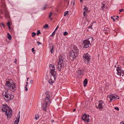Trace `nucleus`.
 Instances as JSON below:
<instances>
[{"instance_id":"nucleus-18","label":"nucleus","mask_w":124,"mask_h":124,"mask_svg":"<svg viewBox=\"0 0 124 124\" xmlns=\"http://www.w3.org/2000/svg\"><path fill=\"white\" fill-rule=\"evenodd\" d=\"M8 35V38L9 40H11V36L8 33H7Z\"/></svg>"},{"instance_id":"nucleus-60","label":"nucleus","mask_w":124,"mask_h":124,"mask_svg":"<svg viewBox=\"0 0 124 124\" xmlns=\"http://www.w3.org/2000/svg\"><path fill=\"white\" fill-rule=\"evenodd\" d=\"M115 19L116 20H117L118 19L117 18H116Z\"/></svg>"},{"instance_id":"nucleus-23","label":"nucleus","mask_w":124,"mask_h":124,"mask_svg":"<svg viewBox=\"0 0 124 124\" xmlns=\"http://www.w3.org/2000/svg\"><path fill=\"white\" fill-rule=\"evenodd\" d=\"M68 34V33L66 31H65L63 33V35L65 36L67 35Z\"/></svg>"},{"instance_id":"nucleus-5","label":"nucleus","mask_w":124,"mask_h":124,"mask_svg":"<svg viewBox=\"0 0 124 124\" xmlns=\"http://www.w3.org/2000/svg\"><path fill=\"white\" fill-rule=\"evenodd\" d=\"M64 61L63 60L62 56H60L59 58V61L58 62L57 68L58 70L60 71L61 68L64 65Z\"/></svg>"},{"instance_id":"nucleus-45","label":"nucleus","mask_w":124,"mask_h":124,"mask_svg":"<svg viewBox=\"0 0 124 124\" xmlns=\"http://www.w3.org/2000/svg\"><path fill=\"white\" fill-rule=\"evenodd\" d=\"M58 26H57V27L56 28V29H55V30H56L57 29V28H58Z\"/></svg>"},{"instance_id":"nucleus-22","label":"nucleus","mask_w":124,"mask_h":124,"mask_svg":"<svg viewBox=\"0 0 124 124\" xmlns=\"http://www.w3.org/2000/svg\"><path fill=\"white\" fill-rule=\"evenodd\" d=\"M84 9H85V10H86V11H87V12H88V8H87L86 6H85L84 7Z\"/></svg>"},{"instance_id":"nucleus-37","label":"nucleus","mask_w":124,"mask_h":124,"mask_svg":"<svg viewBox=\"0 0 124 124\" xmlns=\"http://www.w3.org/2000/svg\"><path fill=\"white\" fill-rule=\"evenodd\" d=\"M116 97H115V99L116 98V99H119V96H117V95H116Z\"/></svg>"},{"instance_id":"nucleus-34","label":"nucleus","mask_w":124,"mask_h":124,"mask_svg":"<svg viewBox=\"0 0 124 124\" xmlns=\"http://www.w3.org/2000/svg\"><path fill=\"white\" fill-rule=\"evenodd\" d=\"M33 80H31L30 81V83L31 84H33Z\"/></svg>"},{"instance_id":"nucleus-44","label":"nucleus","mask_w":124,"mask_h":124,"mask_svg":"<svg viewBox=\"0 0 124 124\" xmlns=\"http://www.w3.org/2000/svg\"><path fill=\"white\" fill-rule=\"evenodd\" d=\"M54 122V120H52L51 121V122L52 123H53Z\"/></svg>"},{"instance_id":"nucleus-42","label":"nucleus","mask_w":124,"mask_h":124,"mask_svg":"<svg viewBox=\"0 0 124 124\" xmlns=\"http://www.w3.org/2000/svg\"><path fill=\"white\" fill-rule=\"evenodd\" d=\"M120 124H124V122H121Z\"/></svg>"},{"instance_id":"nucleus-48","label":"nucleus","mask_w":124,"mask_h":124,"mask_svg":"<svg viewBox=\"0 0 124 124\" xmlns=\"http://www.w3.org/2000/svg\"><path fill=\"white\" fill-rule=\"evenodd\" d=\"M63 0L65 2H67L68 1V0Z\"/></svg>"},{"instance_id":"nucleus-10","label":"nucleus","mask_w":124,"mask_h":124,"mask_svg":"<svg viewBox=\"0 0 124 124\" xmlns=\"http://www.w3.org/2000/svg\"><path fill=\"white\" fill-rule=\"evenodd\" d=\"M83 116L82 117V119L84 121H86L87 122H89V118H88L87 119H86L87 117H89V116L88 115V116L86 114H84L83 115Z\"/></svg>"},{"instance_id":"nucleus-26","label":"nucleus","mask_w":124,"mask_h":124,"mask_svg":"<svg viewBox=\"0 0 124 124\" xmlns=\"http://www.w3.org/2000/svg\"><path fill=\"white\" fill-rule=\"evenodd\" d=\"M52 48H51V50L50 52L52 53H53V49L54 47H53V45L52 46Z\"/></svg>"},{"instance_id":"nucleus-6","label":"nucleus","mask_w":124,"mask_h":124,"mask_svg":"<svg viewBox=\"0 0 124 124\" xmlns=\"http://www.w3.org/2000/svg\"><path fill=\"white\" fill-rule=\"evenodd\" d=\"M49 67L50 68V73L53 76V77H55V71H54L55 68L54 65H53L51 64L50 65Z\"/></svg>"},{"instance_id":"nucleus-31","label":"nucleus","mask_w":124,"mask_h":124,"mask_svg":"<svg viewBox=\"0 0 124 124\" xmlns=\"http://www.w3.org/2000/svg\"><path fill=\"white\" fill-rule=\"evenodd\" d=\"M115 109L116 110H119V108L117 107H115Z\"/></svg>"},{"instance_id":"nucleus-20","label":"nucleus","mask_w":124,"mask_h":124,"mask_svg":"<svg viewBox=\"0 0 124 124\" xmlns=\"http://www.w3.org/2000/svg\"><path fill=\"white\" fill-rule=\"evenodd\" d=\"M39 118V114L35 115V119L37 120Z\"/></svg>"},{"instance_id":"nucleus-63","label":"nucleus","mask_w":124,"mask_h":124,"mask_svg":"<svg viewBox=\"0 0 124 124\" xmlns=\"http://www.w3.org/2000/svg\"><path fill=\"white\" fill-rule=\"evenodd\" d=\"M112 57V55H111L110 57Z\"/></svg>"},{"instance_id":"nucleus-11","label":"nucleus","mask_w":124,"mask_h":124,"mask_svg":"<svg viewBox=\"0 0 124 124\" xmlns=\"http://www.w3.org/2000/svg\"><path fill=\"white\" fill-rule=\"evenodd\" d=\"M55 78V77L54 76L51 77V79L48 81L49 83L50 84H52L54 82Z\"/></svg>"},{"instance_id":"nucleus-41","label":"nucleus","mask_w":124,"mask_h":124,"mask_svg":"<svg viewBox=\"0 0 124 124\" xmlns=\"http://www.w3.org/2000/svg\"><path fill=\"white\" fill-rule=\"evenodd\" d=\"M54 35H55V34H52L51 35V36H52V37H53V36Z\"/></svg>"},{"instance_id":"nucleus-8","label":"nucleus","mask_w":124,"mask_h":124,"mask_svg":"<svg viewBox=\"0 0 124 124\" xmlns=\"http://www.w3.org/2000/svg\"><path fill=\"white\" fill-rule=\"evenodd\" d=\"M84 59L85 62H87L88 63L89 61L90 58L89 57V55L87 53L84 55Z\"/></svg>"},{"instance_id":"nucleus-54","label":"nucleus","mask_w":124,"mask_h":124,"mask_svg":"<svg viewBox=\"0 0 124 124\" xmlns=\"http://www.w3.org/2000/svg\"><path fill=\"white\" fill-rule=\"evenodd\" d=\"M8 26V28L9 29H10L11 28L10 27V26Z\"/></svg>"},{"instance_id":"nucleus-57","label":"nucleus","mask_w":124,"mask_h":124,"mask_svg":"<svg viewBox=\"0 0 124 124\" xmlns=\"http://www.w3.org/2000/svg\"><path fill=\"white\" fill-rule=\"evenodd\" d=\"M52 34H55V33H54V32Z\"/></svg>"},{"instance_id":"nucleus-2","label":"nucleus","mask_w":124,"mask_h":124,"mask_svg":"<svg viewBox=\"0 0 124 124\" xmlns=\"http://www.w3.org/2000/svg\"><path fill=\"white\" fill-rule=\"evenodd\" d=\"M2 110L5 112L8 118L9 119L12 115V110L11 108L7 105H5L3 106Z\"/></svg>"},{"instance_id":"nucleus-38","label":"nucleus","mask_w":124,"mask_h":124,"mask_svg":"<svg viewBox=\"0 0 124 124\" xmlns=\"http://www.w3.org/2000/svg\"><path fill=\"white\" fill-rule=\"evenodd\" d=\"M37 43L38 44V45H39V44H42V43H41L40 42H39V41H38L37 42Z\"/></svg>"},{"instance_id":"nucleus-61","label":"nucleus","mask_w":124,"mask_h":124,"mask_svg":"<svg viewBox=\"0 0 124 124\" xmlns=\"http://www.w3.org/2000/svg\"><path fill=\"white\" fill-rule=\"evenodd\" d=\"M104 4H103V7H104Z\"/></svg>"},{"instance_id":"nucleus-13","label":"nucleus","mask_w":124,"mask_h":124,"mask_svg":"<svg viewBox=\"0 0 124 124\" xmlns=\"http://www.w3.org/2000/svg\"><path fill=\"white\" fill-rule=\"evenodd\" d=\"M109 98L110 99V102H111L113 99H115V97L114 95L112 94L111 95V96H110V97H109Z\"/></svg>"},{"instance_id":"nucleus-36","label":"nucleus","mask_w":124,"mask_h":124,"mask_svg":"<svg viewBox=\"0 0 124 124\" xmlns=\"http://www.w3.org/2000/svg\"><path fill=\"white\" fill-rule=\"evenodd\" d=\"M111 18L112 19H113V20L114 21H115V19L112 16H111Z\"/></svg>"},{"instance_id":"nucleus-47","label":"nucleus","mask_w":124,"mask_h":124,"mask_svg":"<svg viewBox=\"0 0 124 124\" xmlns=\"http://www.w3.org/2000/svg\"><path fill=\"white\" fill-rule=\"evenodd\" d=\"M26 85H25V86H27V84H28V82H27L26 83Z\"/></svg>"},{"instance_id":"nucleus-52","label":"nucleus","mask_w":124,"mask_h":124,"mask_svg":"<svg viewBox=\"0 0 124 124\" xmlns=\"http://www.w3.org/2000/svg\"><path fill=\"white\" fill-rule=\"evenodd\" d=\"M80 2H82L83 1L82 0H80Z\"/></svg>"},{"instance_id":"nucleus-51","label":"nucleus","mask_w":124,"mask_h":124,"mask_svg":"<svg viewBox=\"0 0 124 124\" xmlns=\"http://www.w3.org/2000/svg\"><path fill=\"white\" fill-rule=\"evenodd\" d=\"M74 4H75V1H74L73 3V6H74Z\"/></svg>"},{"instance_id":"nucleus-1","label":"nucleus","mask_w":124,"mask_h":124,"mask_svg":"<svg viewBox=\"0 0 124 124\" xmlns=\"http://www.w3.org/2000/svg\"><path fill=\"white\" fill-rule=\"evenodd\" d=\"M5 87L6 89L9 90L13 92H15L16 89L15 84L13 83L11 79H8L7 80Z\"/></svg>"},{"instance_id":"nucleus-35","label":"nucleus","mask_w":124,"mask_h":124,"mask_svg":"<svg viewBox=\"0 0 124 124\" xmlns=\"http://www.w3.org/2000/svg\"><path fill=\"white\" fill-rule=\"evenodd\" d=\"M86 12H87V11H86V10H85V11L83 13V14L84 16H85V13Z\"/></svg>"},{"instance_id":"nucleus-16","label":"nucleus","mask_w":124,"mask_h":124,"mask_svg":"<svg viewBox=\"0 0 124 124\" xmlns=\"http://www.w3.org/2000/svg\"><path fill=\"white\" fill-rule=\"evenodd\" d=\"M52 15V13L51 12H50L48 15V17L51 20H52L53 18L51 17V16Z\"/></svg>"},{"instance_id":"nucleus-9","label":"nucleus","mask_w":124,"mask_h":124,"mask_svg":"<svg viewBox=\"0 0 124 124\" xmlns=\"http://www.w3.org/2000/svg\"><path fill=\"white\" fill-rule=\"evenodd\" d=\"M83 43L84 45V46H83V47L84 48H87L88 47V45L90 43V42L89 40H85L83 41Z\"/></svg>"},{"instance_id":"nucleus-39","label":"nucleus","mask_w":124,"mask_h":124,"mask_svg":"<svg viewBox=\"0 0 124 124\" xmlns=\"http://www.w3.org/2000/svg\"><path fill=\"white\" fill-rule=\"evenodd\" d=\"M25 90L26 91H27L28 90V89L27 87V86H25Z\"/></svg>"},{"instance_id":"nucleus-24","label":"nucleus","mask_w":124,"mask_h":124,"mask_svg":"<svg viewBox=\"0 0 124 124\" xmlns=\"http://www.w3.org/2000/svg\"><path fill=\"white\" fill-rule=\"evenodd\" d=\"M98 107L99 108H102V105L101 104H99Z\"/></svg>"},{"instance_id":"nucleus-29","label":"nucleus","mask_w":124,"mask_h":124,"mask_svg":"<svg viewBox=\"0 0 124 124\" xmlns=\"http://www.w3.org/2000/svg\"><path fill=\"white\" fill-rule=\"evenodd\" d=\"M46 5H45V6H44L43 8H42V9L43 10H44V9H46Z\"/></svg>"},{"instance_id":"nucleus-56","label":"nucleus","mask_w":124,"mask_h":124,"mask_svg":"<svg viewBox=\"0 0 124 124\" xmlns=\"http://www.w3.org/2000/svg\"><path fill=\"white\" fill-rule=\"evenodd\" d=\"M29 79V78H27V81H28V79Z\"/></svg>"},{"instance_id":"nucleus-28","label":"nucleus","mask_w":124,"mask_h":124,"mask_svg":"<svg viewBox=\"0 0 124 124\" xmlns=\"http://www.w3.org/2000/svg\"><path fill=\"white\" fill-rule=\"evenodd\" d=\"M68 11H67L65 12L64 13V16H65L66 15H67L68 14Z\"/></svg>"},{"instance_id":"nucleus-53","label":"nucleus","mask_w":124,"mask_h":124,"mask_svg":"<svg viewBox=\"0 0 124 124\" xmlns=\"http://www.w3.org/2000/svg\"><path fill=\"white\" fill-rule=\"evenodd\" d=\"M76 110V109H74V110H73V112H74V111H75V110Z\"/></svg>"},{"instance_id":"nucleus-30","label":"nucleus","mask_w":124,"mask_h":124,"mask_svg":"<svg viewBox=\"0 0 124 124\" xmlns=\"http://www.w3.org/2000/svg\"><path fill=\"white\" fill-rule=\"evenodd\" d=\"M41 33V32H40L39 30H38V31L37 33V35H38L39 34H40Z\"/></svg>"},{"instance_id":"nucleus-19","label":"nucleus","mask_w":124,"mask_h":124,"mask_svg":"<svg viewBox=\"0 0 124 124\" xmlns=\"http://www.w3.org/2000/svg\"><path fill=\"white\" fill-rule=\"evenodd\" d=\"M78 73L79 74L82 75L83 73V71L80 70H79L78 71Z\"/></svg>"},{"instance_id":"nucleus-40","label":"nucleus","mask_w":124,"mask_h":124,"mask_svg":"<svg viewBox=\"0 0 124 124\" xmlns=\"http://www.w3.org/2000/svg\"><path fill=\"white\" fill-rule=\"evenodd\" d=\"M10 25V23L9 22H8L7 23V25L8 26H9Z\"/></svg>"},{"instance_id":"nucleus-50","label":"nucleus","mask_w":124,"mask_h":124,"mask_svg":"<svg viewBox=\"0 0 124 124\" xmlns=\"http://www.w3.org/2000/svg\"><path fill=\"white\" fill-rule=\"evenodd\" d=\"M99 102L100 103V102H101V103L102 102V101H99Z\"/></svg>"},{"instance_id":"nucleus-25","label":"nucleus","mask_w":124,"mask_h":124,"mask_svg":"<svg viewBox=\"0 0 124 124\" xmlns=\"http://www.w3.org/2000/svg\"><path fill=\"white\" fill-rule=\"evenodd\" d=\"M32 37H33L34 36H35L36 35V33L34 32H32Z\"/></svg>"},{"instance_id":"nucleus-32","label":"nucleus","mask_w":124,"mask_h":124,"mask_svg":"<svg viewBox=\"0 0 124 124\" xmlns=\"http://www.w3.org/2000/svg\"><path fill=\"white\" fill-rule=\"evenodd\" d=\"M119 11L120 12H121L123 11H124V10L123 9H120L119 10Z\"/></svg>"},{"instance_id":"nucleus-4","label":"nucleus","mask_w":124,"mask_h":124,"mask_svg":"<svg viewBox=\"0 0 124 124\" xmlns=\"http://www.w3.org/2000/svg\"><path fill=\"white\" fill-rule=\"evenodd\" d=\"M50 96L48 94H47L45 98L46 101L45 102V104L44 103L42 105L43 110L45 111L46 110V108H47L48 106H47L48 104V102L49 103H51V102L49 99Z\"/></svg>"},{"instance_id":"nucleus-15","label":"nucleus","mask_w":124,"mask_h":124,"mask_svg":"<svg viewBox=\"0 0 124 124\" xmlns=\"http://www.w3.org/2000/svg\"><path fill=\"white\" fill-rule=\"evenodd\" d=\"M20 117V115H19V116L18 118V119H17L15 121V123L14 124H18V122H19V119Z\"/></svg>"},{"instance_id":"nucleus-21","label":"nucleus","mask_w":124,"mask_h":124,"mask_svg":"<svg viewBox=\"0 0 124 124\" xmlns=\"http://www.w3.org/2000/svg\"><path fill=\"white\" fill-rule=\"evenodd\" d=\"M43 27L45 29H46L47 28H48V25L47 24H46L45 25V26H43Z\"/></svg>"},{"instance_id":"nucleus-12","label":"nucleus","mask_w":124,"mask_h":124,"mask_svg":"<svg viewBox=\"0 0 124 124\" xmlns=\"http://www.w3.org/2000/svg\"><path fill=\"white\" fill-rule=\"evenodd\" d=\"M72 51L75 52V53H78V49L77 48L76 46H74L72 49Z\"/></svg>"},{"instance_id":"nucleus-62","label":"nucleus","mask_w":124,"mask_h":124,"mask_svg":"<svg viewBox=\"0 0 124 124\" xmlns=\"http://www.w3.org/2000/svg\"><path fill=\"white\" fill-rule=\"evenodd\" d=\"M20 111H19V114H20Z\"/></svg>"},{"instance_id":"nucleus-14","label":"nucleus","mask_w":124,"mask_h":124,"mask_svg":"<svg viewBox=\"0 0 124 124\" xmlns=\"http://www.w3.org/2000/svg\"><path fill=\"white\" fill-rule=\"evenodd\" d=\"M84 86H85L87 83V79L86 78L85 79V80L84 81Z\"/></svg>"},{"instance_id":"nucleus-17","label":"nucleus","mask_w":124,"mask_h":124,"mask_svg":"<svg viewBox=\"0 0 124 124\" xmlns=\"http://www.w3.org/2000/svg\"><path fill=\"white\" fill-rule=\"evenodd\" d=\"M122 70H119L118 71H117V74L118 75H122V71H121Z\"/></svg>"},{"instance_id":"nucleus-7","label":"nucleus","mask_w":124,"mask_h":124,"mask_svg":"<svg viewBox=\"0 0 124 124\" xmlns=\"http://www.w3.org/2000/svg\"><path fill=\"white\" fill-rule=\"evenodd\" d=\"M77 53H75L72 51H71V53L70 55V58H72L73 59L74 58H75L78 55Z\"/></svg>"},{"instance_id":"nucleus-3","label":"nucleus","mask_w":124,"mask_h":124,"mask_svg":"<svg viewBox=\"0 0 124 124\" xmlns=\"http://www.w3.org/2000/svg\"><path fill=\"white\" fill-rule=\"evenodd\" d=\"M2 95L5 96L6 99H5L7 101H8L12 99L14 97L13 95L10 93L8 91L5 93L3 92L2 93Z\"/></svg>"},{"instance_id":"nucleus-46","label":"nucleus","mask_w":124,"mask_h":124,"mask_svg":"<svg viewBox=\"0 0 124 124\" xmlns=\"http://www.w3.org/2000/svg\"><path fill=\"white\" fill-rule=\"evenodd\" d=\"M15 63H16V59H15Z\"/></svg>"},{"instance_id":"nucleus-55","label":"nucleus","mask_w":124,"mask_h":124,"mask_svg":"<svg viewBox=\"0 0 124 124\" xmlns=\"http://www.w3.org/2000/svg\"><path fill=\"white\" fill-rule=\"evenodd\" d=\"M68 5H69V1H68Z\"/></svg>"},{"instance_id":"nucleus-33","label":"nucleus","mask_w":124,"mask_h":124,"mask_svg":"<svg viewBox=\"0 0 124 124\" xmlns=\"http://www.w3.org/2000/svg\"><path fill=\"white\" fill-rule=\"evenodd\" d=\"M122 76L123 77H124V72L123 71L122 72Z\"/></svg>"},{"instance_id":"nucleus-49","label":"nucleus","mask_w":124,"mask_h":124,"mask_svg":"<svg viewBox=\"0 0 124 124\" xmlns=\"http://www.w3.org/2000/svg\"><path fill=\"white\" fill-rule=\"evenodd\" d=\"M2 26H3V27L4 26V24L3 23H2Z\"/></svg>"},{"instance_id":"nucleus-43","label":"nucleus","mask_w":124,"mask_h":124,"mask_svg":"<svg viewBox=\"0 0 124 124\" xmlns=\"http://www.w3.org/2000/svg\"><path fill=\"white\" fill-rule=\"evenodd\" d=\"M31 50H32V52H33L34 51V48H32L31 49Z\"/></svg>"},{"instance_id":"nucleus-27","label":"nucleus","mask_w":124,"mask_h":124,"mask_svg":"<svg viewBox=\"0 0 124 124\" xmlns=\"http://www.w3.org/2000/svg\"><path fill=\"white\" fill-rule=\"evenodd\" d=\"M122 70L120 68V67H118L117 68H116V70L117 71H118L119 70Z\"/></svg>"},{"instance_id":"nucleus-64","label":"nucleus","mask_w":124,"mask_h":124,"mask_svg":"<svg viewBox=\"0 0 124 124\" xmlns=\"http://www.w3.org/2000/svg\"><path fill=\"white\" fill-rule=\"evenodd\" d=\"M95 23V22H93V23Z\"/></svg>"},{"instance_id":"nucleus-59","label":"nucleus","mask_w":124,"mask_h":124,"mask_svg":"<svg viewBox=\"0 0 124 124\" xmlns=\"http://www.w3.org/2000/svg\"><path fill=\"white\" fill-rule=\"evenodd\" d=\"M90 39H93V38H92V37H91V38H90Z\"/></svg>"},{"instance_id":"nucleus-58","label":"nucleus","mask_w":124,"mask_h":124,"mask_svg":"<svg viewBox=\"0 0 124 124\" xmlns=\"http://www.w3.org/2000/svg\"><path fill=\"white\" fill-rule=\"evenodd\" d=\"M116 17H117L118 18H119V16H116Z\"/></svg>"}]
</instances>
